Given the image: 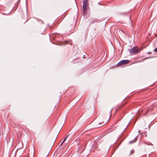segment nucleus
<instances>
[{
    "label": "nucleus",
    "instance_id": "nucleus-1",
    "mask_svg": "<svg viewBox=\"0 0 157 157\" xmlns=\"http://www.w3.org/2000/svg\"><path fill=\"white\" fill-rule=\"evenodd\" d=\"M89 6V0H83V2L82 14L85 17H87L90 14L87 11Z\"/></svg>",
    "mask_w": 157,
    "mask_h": 157
},
{
    "label": "nucleus",
    "instance_id": "nucleus-2",
    "mask_svg": "<svg viewBox=\"0 0 157 157\" xmlns=\"http://www.w3.org/2000/svg\"><path fill=\"white\" fill-rule=\"evenodd\" d=\"M130 62V60H121L119 62L117 65L118 66L120 67L122 65H125L128 64Z\"/></svg>",
    "mask_w": 157,
    "mask_h": 157
},
{
    "label": "nucleus",
    "instance_id": "nucleus-3",
    "mask_svg": "<svg viewBox=\"0 0 157 157\" xmlns=\"http://www.w3.org/2000/svg\"><path fill=\"white\" fill-rule=\"evenodd\" d=\"M141 50V49L139 48H138L136 47H133L130 51V53L131 54H135L139 52Z\"/></svg>",
    "mask_w": 157,
    "mask_h": 157
},
{
    "label": "nucleus",
    "instance_id": "nucleus-4",
    "mask_svg": "<svg viewBox=\"0 0 157 157\" xmlns=\"http://www.w3.org/2000/svg\"><path fill=\"white\" fill-rule=\"evenodd\" d=\"M153 108V105H152L146 111H145L144 110L142 111V112H143V115H145L149 111L152 110Z\"/></svg>",
    "mask_w": 157,
    "mask_h": 157
},
{
    "label": "nucleus",
    "instance_id": "nucleus-5",
    "mask_svg": "<svg viewBox=\"0 0 157 157\" xmlns=\"http://www.w3.org/2000/svg\"><path fill=\"white\" fill-rule=\"evenodd\" d=\"M137 140V139L136 138H135L133 141H132L129 142L130 143H132L135 142Z\"/></svg>",
    "mask_w": 157,
    "mask_h": 157
},
{
    "label": "nucleus",
    "instance_id": "nucleus-6",
    "mask_svg": "<svg viewBox=\"0 0 157 157\" xmlns=\"http://www.w3.org/2000/svg\"><path fill=\"white\" fill-rule=\"evenodd\" d=\"M69 135H67V136L63 140V142H64L65 140H66V139H67V137Z\"/></svg>",
    "mask_w": 157,
    "mask_h": 157
},
{
    "label": "nucleus",
    "instance_id": "nucleus-7",
    "mask_svg": "<svg viewBox=\"0 0 157 157\" xmlns=\"http://www.w3.org/2000/svg\"><path fill=\"white\" fill-rule=\"evenodd\" d=\"M146 144L148 145H153L152 144H151V143H149V144H147V143H146Z\"/></svg>",
    "mask_w": 157,
    "mask_h": 157
},
{
    "label": "nucleus",
    "instance_id": "nucleus-8",
    "mask_svg": "<svg viewBox=\"0 0 157 157\" xmlns=\"http://www.w3.org/2000/svg\"><path fill=\"white\" fill-rule=\"evenodd\" d=\"M133 153V151H131L130 152V153L129 154V155H131L132 153Z\"/></svg>",
    "mask_w": 157,
    "mask_h": 157
},
{
    "label": "nucleus",
    "instance_id": "nucleus-9",
    "mask_svg": "<svg viewBox=\"0 0 157 157\" xmlns=\"http://www.w3.org/2000/svg\"><path fill=\"white\" fill-rule=\"evenodd\" d=\"M154 51L155 52H157V47L155 49Z\"/></svg>",
    "mask_w": 157,
    "mask_h": 157
},
{
    "label": "nucleus",
    "instance_id": "nucleus-10",
    "mask_svg": "<svg viewBox=\"0 0 157 157\" xmlns=\"http://www.w3.org/2000/svg\"><path fill=\"white\" fill-rule=\"evenodd\" d=\"M148 54H150L151 53V52H148L147 53Z\"/></svg>",
    "mask_w": 157,
    "mask_h": 157
},
{
    "label": "nucleus",
    "instance_id": "nucleus-11",
    "mask_svg": "<svg viewBox=\"0 0 157 157\" xmlns=\"http://www.w3.org/2000/svg\"><path fill=\"white\" fill-rule=\"evenodd\" d=\"M121 14H125V13H120Z\"/></svg>",
    "mask_w": 157,
    "mask_h": 157
},
{
    "label": "nucleus",
    "instance_id": "nucleus-12",
    "mask_svg": "<svg viewBox=\"0 0 157 157\" xmlns=\"http://www.w3.org/2000/svg\"><path fill=\"white\" fill-rule=\"evenodd\" d=\"M63 143H64V142H63H63H62V143H61L60 145H62V144H63Z\"/></svg>",
    "mask_w": 157,
    "mask_h": 157
},
{
    "label": "nucleus",
    "instance_id": "nucleus-13",
    "mask_svg": "<svg viewBox=\"0 0 157 157\" xmlns=\"http://www.w3.org/2000/svg\"><path fill=\"white\" fill-rule=\"evenodd\" d=\"M111 112H112V110H111L110 111V114L111 113Z\"/></svg>",
    "mask_w": 157,
    "mask_h": 157
}]
</instances>
